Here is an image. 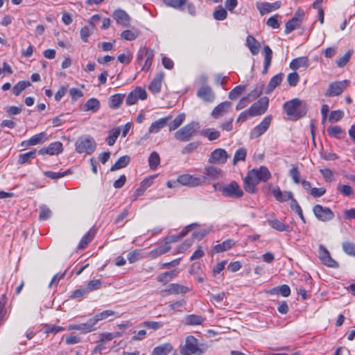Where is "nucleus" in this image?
Wrapping results in <instances>:
<instances>
[{"label": "nucleus", "mask_w": 355, "mask_h": 355, "mask_svg": "<svg viewBox=\"0 0 355 355\" xmlns=\"http://www.w3.org/2000/svg\"><path fill=\"white\" fill-rule=\"evenodd\" d=\"M283 108L286 114L294 120L305 116L307 112L306 102L297 98L286 101Z\"/></svg>", "instance_id": "1"}, {"label": "nucleus", "mask_w": 355, "mask_h": 355, "mask_svg": "<svg viewBox=\"0 0 355 355\" xmlns=\"http://www.w3.org/2000/svg\"><path fill=\"white\" fill-rule=\"evenodd\" d=\"M199 128L196 122L190 123L182 127L174 134L175 138L180 141H188L196 135L197 129Z\"/></svg>", "instance_id": "2"}, {"label": "nucleus", "mask_w": 355, "mask_h": 355, "mask_svg": "<svg viewBox=\"0 0 355 355\" xmlns=\"http://www.w3.org/2000/svg\"><path fill=\"white\" fill-rule=\"evenodd\" d=\"M76 149L79 153H92L96 149L95 141L92 137H80L76 142Z\"/></svg>", "instance_id": "3"}, {"label": "nucleus", "mask_w": 355, "mask_h": 355, "mask_svg": "<svg viewBox=\"0 0 355 355\" xmlns=\"http://www.w3.org/2000/svg\"><path fill=\"white\" fill-rule=\"evenodd\" d=\"M349 83L350 82L347 80L330 83L325 92V96L334 97L340 95L349 85Z\"/></svg>", "instance_id": "4"}, {"label": "nucleus", "mask_w": 355, "mask_h": 355, "mask_svg": "<svg viewBox=\"0 0 355 355\" xmlns=\"http://www.w3.org/2000/svg\"><path fill=\"white\" fill-rule=\"evenodd\" d=\"M313 211L318 220L327 222L334 218V214L329 207H322L320 205H316L313 208Z\"/></svg>", "instance_id": "5"}, {"label": "nucleus", "mask_w": 355, "mask_h": 355, "mask_svg": "<svg viewBox=\"0 0 355 355\" xmlns=\"http://www.w3.org/2000/svg\"><path fill=\"white\" fill-rule=\"evenodd\" d=\"M269 99L268 97H262L254 103L249 108L251 116H259L266 112L268 107Z\"/></svg>", "instance_id": "6"}, {"label": "nucleus", "mask_w": 355, "mask_h": 355, "mask_svg": "<svg viewBox=\"0 0 355 355\" xmlns=\"http://www.w3.org/2000/svg\"><path fill=\"white\" fill-rule=\"evenodd\" d=\"M201 184L200 179H173L167 182L169 188H178L181 186L194 187Z\"/></svg>", "instance_id": "7"}, {"label": "nucleus", "mask_w": 355, "mask_h": 355, "mask_svg": "<svg viewBox=\"0 0 355 355\" xmlns=\"http://www.w3.org/2000/svg\"><path fill=\"white\" fill-rule=\"evenodd\" d=\"M319 257L322 263L329 268H337L338 263L332 259L328 250L323 245L319 246Z\"/></svg>", "instance_id": "8"}, {"label": "nucleus", "mask_w": 355, "mask_h": 355, "mask_svg": "<svg viewBox=\"0 0 355 355\" xmlns=\"http://www.w3.org/2000/svg\"><path fill=\"white\" fill-rule=\"evenodd\" d=\"M243 192L236 182H232L230 184L223 187V196L231 198H240L243 196Z\"/></svg>", "instance_id": "9"}, {"label": "nucleus", "mask_w": 355, "mask_h": 355, "mask_svg": "<svg viewBox=\"0 0 355 355\" xmlns=\"http://www.w3.org/2000/svg\"><path fill=\"white\" fill-rule=\"evenodd\" d=\"M181 353L184 355H190L197 353L201 354L202 351L198 347L197 339L192 336H189L186 338L185 347Z\"/></svg>", "instance_id": "10"}, {"label": "nucleus", "mask_w": 355, "mask_h": 355, "mask_svg": "<svg viewBox=\"0 0 355 355\" xmlns=\"http://www.w3.org/2000/svg\"><path fill=\"white\" fill-rule=\"evenodd\" d=\"M272 121V116H268L257 126H255L250 132V138L255 139L262 135L269 128Z\"/></svg>", "instance_id": "11"}, {"label": "nucleus", "mask_w": 355, "mask_h": 355, "mask_svg": "<svg viewBox=\"0 0 355 355\" xmlns=\"http://www.w3.org/2000/svg\"><path fill=\"white\" fill-rule=\"evenodd\" d=\"M147 98L146 90L141 87H136L126 98V104L132 105L135 104L139 99L145 100Z\"/></svg>", "instance_id": "12"}, {"label": "nucleus", "mask_w": 355, "mask_h": 355, "mask_svg": "<svg viewBox=\"0 0 355 355\" xmlns=\"http://www.w3.org/2000/svg\"><path fill=\"white\" fill-rule=\"evenodd\" d=\"M282 6V3L279 1L274 3L268 2H257L256 7L259 11L261 15H264L272 11L279 9Z\"/></svg>", "instance_id": "13"}, {"label": "nucleus", "mask_w": 355, "mask_h": 355, "mask_svg": "<svg viewBox=\"0 0 355 355\" xmlns=\"http://www.w3.org/2000/svg\"><path fill=\"white\" fill-rule=\"evenodd\" d=\"M63 150L62 144L60 141H55L50 144L47 147L41 148L38 152L40 155H56Z\"/></svg>", "instance_id": "14"}, {"label": "nucleus", "mask_w": 355, "mask_h": 355, "mask_svg": "<svg viewBox=\"0 0 355 355\" xmlns=\"http://www.w3.org/2000/svg\"><path fill=\"white\" fill-rule=\"evenodd\" d=\"M113 17L116 23L124 27L130 26V17L123 10H116L113 12Z\"/></svg>", "instance_id": "15"}, {"label": "nucleus", "mask_w": 355, "mask_h": 355, "mask_svg": "<svg viewBox=\"0 0 355 355\" xmlns=\"http://www.w3.org/2000/svg\"><path fill=\"white\" fill-rule=\"evenodd\" d=\"M94 326H95V324L92 318L87 322L81 323V324H71L69 326L68 329L69 330L80 331L83 333H89L95 329Z\"/></svg>", "instance_id": "16"}, {"label": "nucleus", "mask_w": 355, "mask_h": 355, "mask_svg": "<svg viewBox=\"0 0 355 355\" xmlns=\"http://www.w3.org/2000/svg\"><path fill=\"white\" fill-rule=\"evenodd\" d=\"M171 119V116H168L164 118H161L157 121H155L150 125L148 129V133L150 134L158 132L161 129H162L167 125L168 122Z\"/></svg>", "instance_id": "17"}, {"label": "nucleus", "mask_w": 355, "mask_h": 355, "mask_svg": "<svg viewBox=\"0 0 355 355\" xmlns=\"http://www.w3.org/2000/svg\"><path fill=\"white\" fill-rule=\"evenodd\" d=\"M164 73L163 72H159L157 73L154 79L152 80L148 86L149 90L153 93L157 94L160 92L162 82L164 79Z\"/></svg>", "instance_id": "18"}, {"label": "nucleus", "mask_w": 355, "mask_h": 355, "mask_svg": "<svg viewBox=\"0 0 355 355\" xmlns=\"http://www.w3.org/2000/svg\"><path fill=\"white\" fill-rule=\"evenodd\" d=\"M272 193L275 199L279 202H286L293 198V193L291 191H282L279 187H274Z\"/></svg>", "instance_id": "19"}, {"label": "nucleus", "mask_w": 355, "mask_h": 355, "mask_svg": "<svg viewBox=\"0 0 355 355\" xmlns=\"http://www.w3.org/2000/svg\"><path fill=\"white\" fill-rule=\"evenodd\" d=\"M270 173L266 166H260L250 171L245 178H269Z\"/></svg>", "instance_id": "20"}, {"label": "nucleus", "mask_w": 355, "mask_h": 355, "mask_svg": "<svg viewBox=\"0 0 355 355\" xmlns=\"http://www.w3.org/2000/svg\"><path fill=\"white\" fill-rule=\"evenodd\" d=\"M141 53L144 54V64L142 70L147 71L150 69L154 58L153 51L146 47L141 48Z\"/></svg>", "instance_id": "21"}, {"label": "nucleus", "mask_w": 355, "mask_h": 355, "mask_svg": "<svg viewBox=\"0 0 355 355\" xmlns=\"http://www.w3.org/2000/svg\"><path fill=\"white\" fill-rule=\"evenodd\" d=\"M197 95L199 98L205 101H212L214 98L211 89L208 86L200 87L198 91Z\"/></svg>", "instance_id": "22"}, {"label": "nucleus", "mask_w": 355, "mask_h": 355, "mask_svg": "<svg viewBox=\"0 0 355 355\" xmlns=\"http://www.w3.org/2000/svg\"><path fill=\"white\" fill-rule=\"evenodd\" d=\"M171 250V246L168 245V243H163L159 245L157 248L152 250L148 252V256L152 259H155L156 257L164 254L168 252Z\"/></svg>", "instance_id": "23"}, {"label": "nucleus", "mask_w": 355, "mask_h": 355, "mask_svg": "<svg viewBox=\"0 0 355 355\" xmlns=\"http://www.w3.org/2000/svg\"><path fill=\"white\" fill-rule=\"evenodd\" d=\"M96 234V230L94 228H91L89 232L85 234L83 237L81 239L78 245V248L79 250H83L85 248V247L87 245V244L92 241V240L94 239Z\"/></svg>", "instance_id": "24"}, {"label": "nucleus", "mask_w": 355, "mask_h": 355, "mask_svg": "<svg viewBox=\"0 0 355 355\" xmlns=\"http://www.w3.org/2000/svg\"><path fill=\"white\" fill-rule=\"evenodd\" d=\"M48 140V137L46 132H42L39 134L33 135L27 141L28 146H35L42 144Z\"/></svg>", "instance_id": "25"}, {"label": "nucleus", "mask_w": 355, "mask_h": 355, "mask_svg": "<svg viewBox=\"0 0 355 355\" xmlns=\"http://www.w3.org/2000/svg\"><path fill=\"white\" fill-rule=\"evenodd\" d=\"M173 350V346L170 343H164L155 347L152 355H168Z\"/></svg>", "instance_id": "26"}, {"label": "nucleus", "mask_w": 355, "mask_h": 355, "mask_svg": "<svg viewBox=\"0 0 355 355\" xmlns=\"http://www.w3.org/2000/svg\"><path fill=\"white\" fill-rule=\"evenodd\" d=\"M309 63V58L306 56L299 57L293 59L290 63L291 69L297 70L300 67H306Z\"/></svg>", "instance_id": "27"}, {"label": "nucleus", "mask_w": 355, "mask_h": 355, "mask_svg": "<svg viewBox=\"0 0 355 355\" xmlns=\"http://www.w3.org/2000/svg\"><path fill=\"white\" fill-rule=\"evenodd\" d=\"M247 46L252 55L258 54L260 48V44L252 35H248L246 39Z\"/></svg>", "instance_id": "28"}, {"label": "nucleus", "mask_w": 355, "mask_h": 355, "mask_svg": "<svg viewBox=\"0 0 355 355\" xmlns=\"http://www.w3.org/2000/svg\"><path fill=\"white\" fill-rule=\"evenodd\" d=\"M268 224L273 228L279 232H291V229L288 225H285L277 218L268 220Z\"/></svg>", "instance_id": "29"}, {"label": "nucleus", "mask_w": 355, "mask_h": 355, "mask_svg": "<svg viewBox=\"0 0 355 355\" xmlns=\"http://www.w3.org/2000/svg\"><path fill=\"white\" fill-rule=\"evenodd\" d=\"M190 291L189 288L178 284H171L167 292L169 294L186 293Z\"/></svg>", "instance_id": "30"}, {"label": "nucleus", "mask_w": 355, "mask_h": 355, "mask_svg": "<svg viewBox=\"0 0 355 355\" xmlns=\"http://www.w3.org/2000/svg\"><path fill=\"white\" fill-rule=\"evenodd\" d=\"M328 135L331 137L342 139L345 135V130L338 125L330 126L327 128Z\"/></svg>", "instance_id": "31"}, {"label": "nucleus", "mask_w": 355, "mask_h": 355, "mask_svg": "<svg viewBox=\"0 0 355 355\" xmlns=\"http://www.w3.org/2000/svg\"><path fill=\"white\" fill-rule=\"evenodd\" d=\"M262 179H244V189L249 193H254L257 185Z\"/></svg>", "instance_id": "32"}, {"label": "nucleus", "mask_w": 355, "mask_h": 355, "mask_svg": "<svg viewBox=\"0 0 355 355\" xmlns=\"http://www.w3.org/2000/svg\"><path fill=\"white\" fill-rule=\"evenodd\" d=\"M37 150L35 149L19 155L18 163L24 164L31 162L35 158Z\"/></svg>", "instance_id": "33"}, {"label": "nucleus", "mask_w": 355, "mask_h": 355, "mask_svg": "<svg viewBox=\"0 0 355 355\" xmlns=\"http://www.w3.org/2000/svg\"><path fill=\"white\" fill-rule=\"evenodd\" d=\"M125 98L124 94H117L110 96L109 98V106L112 109H116L120 107L123 99Z\"/></svg>", "instance_id": "34"}, {"label": "nucleus", "mask_w": 355, "mask_h": 355, "mask_svg": "<svg viewBox=\"0 0 355 355\" xmlns=\"http://www.w3.org/2000/svg\"><path fill=\"white\" fill-rule=\"evenodd\" d=\"M100 108V101L95 98H89L84 105L85 111H92L93 112H97Z\"/></svg>", "instance_id": "35"}, {"label": "nucleus", "mask_w": 355, "mask_h": 355, "mask_svg": "<svg viewBox=\"0 0 355 355\" xmlns=\"http://www.w3.org/2000/svg\"><path fill=\"white\" fill-rule=\"evenodd\" d=\"M117 316L119 317V315H118L117 313H116L115 311H112V310H105V311H103V312L98 313V314H96V315H94L92 319L94 320V324H96L98 321H101V320H105L110 316Z\"/></svg>", "instance_id": "36"}, {"label": "nucleus", "mask_w": 355, "mask_h": 355, "mask_svg": "<svg viewBox=\"0 0 355 355\" xmlns=\"http://www.w3.org/2000/svg\"><path fill=\"white\" fill-rule=\"evenodd\" d=\"M120 132L121 130L119 128H115L110 130L109 135L106 138L107 144L110 146H113L119 136Z\"/></svg>", "instance_id": "37"}, {"label": "nucleus", "mask_w": 355, "mask_h": 355, "mask_svg": "<svg viewBox=\"0 0 355 355\" xmlns=\"http://www.w3.org/2000/svg\"><path fill=\"white\" fill-rule=\"evenodd\" d=\"M130 160V159L129 156H122L114 163V164L111 167L110 170L116 171L122 168L128 164Z\"/></svg>", "instance_id": "38"}, {"label": "nucleus", "mask_w": 355, "mask_h": 355, "mask_svg": "<svg viewBox=\"0 0 355 355\" xmlns=\"http://www.w3.org/2000/svg\"><path fill=\"white\" fill-rule=\"evenodd\" d=\"M178 272V270H173L168 272H165L162 273L158 276L157 280L159 282H162L163 284H166L170 279L176 277Z\"/></svg>", "instance_id": "39"}, {"label": "nucleus", "mask_w": 355, "mask_h": 355, "mask_svg": "<svg viewBox=\"0 0 355 355\" xmlns=\"http://www.w3.org/2000/svg\"><path fill=\"white\" fill-rule=\"evenodd\" d=\"M264 53H265V58H264L263 73H266L268 69V67H270V65L271 64L272 56V51L268 46H264Z\"/></svg>", "instance_id": "40"}, {"label": "nucleus", "mask_w": 355, "mask_h": 355, "mask_svg": "<svg viewBox=\"0 0 355 355\" xmlns=\"http://www.w3.org/2000/svg\"><path fill=\"white\" fill-rule=\"evenodd\" d=\"M29 86H31V83L29 81H19L13 87L12 92L17 96Z\"/></svg>", "instance_id": "41"}, {"label": "nucleus", "mask_w": 355, "mask_h": 355, "mask_svg": "<svg viewBox=\"0 0 355 355\" xmlns=\"http://www.w3.org/2000/svg\"><path fill=\"white\" fill-rule=\"evenodd\" d=\"M205 319L197 315H189L186 317V323L189 325H198L201 324L204 322Z\"/></svg>", "instance_id": "42"}, {"label": "nucleus", "mask_w": 355, "mask_h": 355, "mask_svg": "<svg viewBox=\"0 0 355 355\" xmlns=\"http://www.w3.org/2000/svg\"><path fill=\"white\" fill-rule=\"evenodd\" d=\"M164 3L168 6L175 9L180 10L186 4L187 0H162Z\"/></svg>", "instance_id": "43"}, {"label": "nucleus", "mask_w": 355, "mask_h": 355, "mask_svg": "<svg viewBox=\"0 0 355 355\" xmlns=\"http://www.w3.org/2000/svg\"><path fill=\"white\" fill-rule=\"evenodd\" d=\"M138 35V31L132 30H125L121 33V37L127 41H132L135 40Z\"/></svg>", "instance_id": "44"}, {"label": "nucleus", "mask_w": 355, "mask_h": 355, "mask_svg": "<svg viewBox=\"0 0 355 355\" xmlns=\"http://www.w3.org/2000/svg\"><path fill=\"white\" fill-rule=\"evenodd\" d=\"M283 80V74L279 73L274 76L269 82L268 89L270 91L273 90L277 86L279 85Z\"/></svg>", "instance_id": "45"}, {"label": "nucleus", "mask_w": 355, "mask_h": 355, "mask_svg": "<svg viewBox=\"0 0 355 355\" xmlns=\"http://www.w3.org/2000/svg\"><path fill=\"white\" fill-rule=\"evenodd\" d=\"M44 175L48 178H63L64 176L73 175V171L71 168L67 169L63 172H52V171H46L44 172Z\"/></svg>", "instance_id": "46"}, {"label": "nucleus", "mask_w": 355, "mask_h": 355, "mask_svg": "<svg viewBox=\"0 0 355 355\" xmlns=\"http://www.w3.org/2000/svg\"><path fill=\"white\" fill-rule=\"evenodd\" d=\"M300 23L298 22V19L292 18L291 20L286 23L285 33L288 34L294 31L295 28L300 26Z\"/></svg>", "instance_id": "47"}, {"label": "nucleus", "mask_w": 355, "mask_h": 355, "mask_svg": "<svg viewBox=\"0 0 355 355\" xmlns=\"http://www.w3.org/2000/svg\"><path fill=\"white\" fill-rule=\"evenodd\" d=\"M151 183L152 182H150V179L144 180L141 182V186L135 191L132 200H136L137 198L142 195L146 188L149 187L151 184Z\"/></svg>", "instance_id": "48"}, {"label": "nucleus", "mask_w": 355, "mask_h": 355, "mask_svg": "<svg viewBox=\"0 0 355 355\" xmlns=\"http://www.w3.org/2000/svg\"><path fill=\"white\" fill-rule=\"evenodd\" d=\"M185 115L184 114L178 115L171 123H169V130L172 131L177 129L182 125L184 121Z\"/></svg>", "instance_id": "49"}, {"label": "nucleus", "mask_w": 355, "mask_h": 355, "mask_svg": "<svg viewBox=\"0 0 355 355\" xmlns=\"http://www.w3.org/2000/svg\"><path fill=\"white\" fill-rule=\"evenodd\" d=\"M148 162L151 168H155L160 162L159 154L155 151L151 153L148 157Z\"/></svg>", "instance_id": "50"}, {"label": "nucleus", "mask_w": 355, "mask_h": 355, "mask_svg": "<svg viewBox=\"0 0 355 355\" xmlns=\"http://www.w3.org/2000/svg\"><path fill=\"white\" fill-rule=\"evenodd\" d=\"M344 116V112L340 110L331 112L329 116V121L331 123L338 122Z\"/></svg>", "instance_id": "51"}, {"label": "nucleus", "mask_w": 355, "mask_h": 355, "mask_svg": "<svg viewBox=\"0 0 355 355\" xmlns=\"http://www.w3.org/2000/svg\"><path fill=\"white\" fill-rule=\"evenodd\" d=\"M51 211L50 209L44 205H42L40 206V215H39V219L40 220H47L51 217Z\"/></svg>", "instance_id": "52"}, {"label": "nucleus", "mask_w": 355, "mask_h": 355, "mask_svg": "<svg viewBox=\"0 0 355 355\" xmlns=\"http://www.w3.org/2000/svg\"><path fill=\"white\" fill-rule=\"evenodd\" d=\"M245 89L244 85H238L234 87L229 94V98L232 100L237 98Z\"/></svg>", "instance_id": "53"}, {"label": "nucleus", "mask_w": 355, "mask_h": 355, "mask_svg": "<svg viewBox=\"0 0 355 355\" xmlns=\"http://www.w3.org/2000/svg\"><path fill=\"white\" fill-rule=\"evenodd\" d=\"M222 159V148H218L215 150L214 152H212L209 159V162L211 164H216L220 162V159Z\"/></svg>", "instance_id": "54"}, {"label": "nucleus", "mask_w": 355, "mask_h": 355, "mask_svg": "<svg viewBox=\"0 0 355 355\" xmlns=\"http://www.w3.org/2000/svg\"><path fill=\"white\" fill-rule=\"evenodd\" d=\"M246 150L243 148H239L237 150L234 154L233 162L236 164L239 161H244L246 157Z\"/></svg>", "instance_id": "55"}, {"label": "nucleus", "mask_w": 355, "mask_h": 355, "mask_svg": "<svg viewBox=\"0 0 355 355\" xmlns=\"http://www.w3.org/2000/svg\"><path fill=\"white\" fill-rule=\"evenodd\" d=\"M343 251L351 256L355 257V244L351 242H345L343 243Z\"/></svg>", "instance_id": "56"}, {"label": "nucleus", "mask_w": 355, "mask_h": 355, "mask_svg": "<svg viewBox=\"0 0 355 355\" xmlns=\"http://www.w3.org/2000/svg\"><path fill=\"white\" fill-rule=\"evenodd\" d=\"M101 286V281L100 279L91 280L87 283L86 289L88 290V293L98 290Z\"/></svg>", "instance_id": "57"}, {"label": "nucleus", "mask_w": 355, "mask_h": 355, "mask_svg": "<svg viewBox=\"0 0 355 355\" xmlns=\"http://www.w3.org/2000/svg\"><path fill=\"white\" fill-rule=\"evenodd\" d=\"M351 55H352V52L350 51H349L343 57L338 58L336 60L337 66L339 67H345L346 65V64L349 62Z\"/></svg>", "instance_id": "58"}, {"label": "nucleus", "mask_w": 355, "mask_h": 355, "mask_svg": "<svg viewBox=\"0 0 355 355\" xmlns=\"http://www.w3.org/2000/svg\"><path fill=\"white\" fill-rule=\"evenodd\" d=\"M141 326L156 330L162 327V323L155 321H145L141 324Z\"/></svg>", "instance_id": "59"}, {"label": "nucleus", "mask_w": 355, "mask_h": 355, "mask_svg": "<svg viewBox=\"0 0 355 355\" xmlns=\"http://www.w3.org/2000/svg\"><path fill=\"white\" fill-rule=\"evenodd\" d=\"M299 75L296 72L289 73L287 77L288 83L291 87L296 86L299 82Z\"/></svg>", "instance_id": "60"}, {"label": "nucleus", "mask_w": 355, "mask_h": 355, "mask_svg": "<svg viewBox=\"0 0 355 355\" xmlns=\"http://www.w3.org/2000/svg\"><path fill=\"white\" fill-rule=\"evenodd\" d=\"M338 190L345 196H350L353 194V189L349 185H338Z\"/></svg>", "instance_id": "61"}, {"label": "nucleus", "mask_w": 355, "mask_h": 355, "mask_svg": "<svg viewBox=\"0 0 355 355\" xmlns=\"http://www.w3.org/2000/svg\"><path fill=\"white\" fill-rule=\"evenodd\" d=\"M326 192V189L324 187H313L311 191H309V193L311 196H312L314 198H319L323 196Z\"/></svg>", "instance_id": "62"}, {"label": "nucleus", "mask_w": 355, "mask_h": 355, "mask_svg": "<svg viewBox=\"0 0 355 355\" xmlns=\"http://www.w3.org/2000/svg\"><path fill=\"white\" fill-rule=\"evenodd\" d=\"M262 94V88L261 87H256L252 90L247 96L250 99V101L255 100Z\"/></svg>", "instance_id": "63"}, {"label": "nucleus", "mask_w": 355, "mask_h": 355, "mask_svg": "<svg viewBox=\"0 0 355 355\" xmlns=\"http://www.w3.org/2000/svg\"><path fill=\"white\" fill-rule=\"evenodd\" d=\"M278 17L279 16L277 15L270 17L266 22L267 25L272 28H279L280 24L278 21Z\"/></svg>", "instance_id": "64"}]
</instances>
